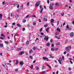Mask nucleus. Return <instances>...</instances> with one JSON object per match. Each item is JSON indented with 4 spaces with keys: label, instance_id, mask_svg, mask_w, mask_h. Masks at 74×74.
Listing matches in <instances>:
<instances>
[{
    "label": "nucleus",
    "instance_id": "obj_1",
    "mask_svg": "<svg viewBox=\"0 0 74 74\" xmlns=\"http://www.w3.org/2000/svg\"><path fill=\"white\" fill-rule=\"evenodd\" d=\"M71 49V46H69L66 47L65 50L69 53L70 52V50Z\"/></svg>",
    "mask_w": 74,
    "mask_h": 74
},
{
    "label": "nucleus",
    "instance_id": "obj_2",
    "mask_svg": "<svg viewBox=\"0 0 74 74\" xmlns=\"http://www.w3.org/2000/svg\"><path fill=\"white\" fill-rule=\"evenodd\" d=\"M53 3H50L49 7L50 10H53Z\"/></svg>",
    "mask_w": 74,
    "mask_h": 74
},
{
    "label": "nucleus",
    "instance_id": "obj_3",
    "mask_svg": "<svg viewBox=\"0 0 74 74\" xmlns=\"http://www.w3.org/2000/svg\"><path fill=\"white\" fill-rule=\"evenodd\" d=\"M58 60L60 64H62V63L61 62L62 61V58H59V60Z\"/></svg>",
    "mask_w": 74,
    "mask_h": 74
},
{
    "label": "nucleus",
    "instance_id": "obj_4",
    "mask_svg": "<svg viewBox=\"0 0 74 74\" xmlns=\"http://www.w3.org/2000/svg\"><path fill=\"white\" fill-rule=\"evenodd\" d=\"M40 4V2H37L35 4L36 7H37L38 6H39Z\"/></svg>",
    "mask_w": 74,
    "mask_h": 74
},
{
    "label": "nucleus",
    "instance_id": "obj_5",
    "mask_svg": "<svg viewBox=\"0 0 74 74\" xmlns=\"http://www.w3.org/2000/svg\"><path fill=\"white\" fill-rule=\"evenodd\" d=\"M74 34L73 32H71L70 33V36H71L72 37H73L74 36Z\"/></svg>",
    "mask_w": 74,
    "mask_h": 74
},
{
    "label": "nucleus",
    "instance_id": "obj_6",
    "mask_svg": "<svg viewBox=\"0 0 74 74\" xmlns=\"http://www.w3.org/2000/svg\"><path fill=\"white\" fill-rule=\"evenodd\" d=\"M48 39H49V38H48L47 36H45L44 38V40H46V41H48Z\"/></svg>",
    "mask_w": 74,
    "mask_h": 74
},
{
    "label": "nucleus",
    "instance_id": "obj_7",
    "mask_svg": "<svg viewBox=\"0 0 74 74\" xmlns=\"http://www.w3.org/2000/svg\"><path fill=\"white\" fill-rule=\"evenodd\" d=\"M24 53V51H21L18 55H22V54H23Z\"/></svg>",
    "mask_w": 74,
    "mask_h": 74
},
{
    "label": "nucleus",
    "instance_id": "obj_8",
    "mask_svg": "<svg viewBox=\"0 0 74 74\" xmlns=\"http://www.w3.org/2000/svg\"><path fill=\"white\" fill-rule=\"evenodd\" d=\"M43 60H46L47 61H48V59L47 57H43Z\"/></svg>",
    "mask_w": 74,
    "mask_h": 74
},
{
    "label": "nucleus",
    "instance_id": "obj_9",
    "mask_svg": "<svg viewBox=\"0 0 74 74\" xmlns=\"http://www.w3.org/2000/svg\"><path fill=\"white\" fill-rule=\"evenodd\" d=\"M19 63L21 66H23V62L20 61L19 62Z\"/></svg>",
    "mask_w": 74,
    "mask_h": 74
},
{
    "label": "nucleus",
    "instance_id": "obj_10",
    "mask_svg": "<svg viewBox=\"0 0 74 74\" xmlns=\"http://www.w3.org/2000/svg\"><path fill=\"white\" fill-rule=\"evenodd\" d=\"M57 31H58L59 32H60V29H59V28L58 27L57 29Z\"/></svg>",
    "mask_w": 74,
    "mask_h": 74
},
{
    "label": "nucleus",
    "instance_id": "obj_11",
    "mask_svg": "<svg viewBox=\"0 0 74 74\" xmlns=\"http://www.w3.org/2000/svg\"><path fill=\"white\" fill-rule=\"evenodd\" d=\"M51 23H54V19H51Z\"/></svg>",
    "mask_w": 74,
    "mask_h": 74
},
{
    "label": "nucleus",
    "instance_id": "obj_12",
    "mask_svg": "<svg viewBox=\"0 0 74 74\" xmlns=\"http://www.w3.org/2000/svg\"><path fill=\"white\" fill-rule=\"evenodd\" d=\"M21 48H17V51H21Z\"/></svg>",
    "mask_w": 74,
    "mask_h": 74
},
{
    "label": "nucleus",
    "instance_id": "obj_13",
    "mask_svg": "<svg viewBox=\"0 0 74 74\" xmlns=\"http://www.w3.org/2000/svg\"><path fill=\"white\" fill-rule=\"evenodd\" d=\"M46 45L47 46V47H49V45H50V44L49 43H47L46 44Z\"/></svg>",
    "mask_w": 74,
    "mask_h": 74
},
{
    "label": "nucleus",
    "instance_id": "obj_14",
    "mask_svg": "<svg viewBox=\"0 0 74 74\" xmlns=\"http://www.w3.org/2000/svg\"><path fill=\"white\" fill-rule=\"evenodd\" d=\"M29 58H30V59H32V60H33V56H29Z\"/></svg>",
    "mask_w": 74,
    "mask_h": 74
},
{
    "label": "nucleus",
    "instance_id": "obj_15",
    "mask_svg": "<svg viewBox=\"0 0 74 74\" xmlns=\"http://www.w3.org/2000/svg\"><path fill=\"white\" fill-rule=\"evenodd\" d=\"M51 51H55V49H54V48H52L51 49Z\"/></svg>",
    "mask_w": 74,
    "mask_h": 74
},
{
    "label": "nucleus",
    "instance_id": "obj_16",
    "mask_svg": "<svg viewBox=\"0 0 74 74\" xmlns=\"http://www.w3.org/2000/svg\"><path fill=\"white\" fill-rule=\"evenodd\" d=\"M55 34L56 36L59 35V32H56L55 33Z\"/></svg>",
    "mask_w": 74,
    "mask_h": 74
},
{
    "label": "nucleus",
    "instance_id": "obj_17",
    "mask_svg": "<svg viewBox=\"0 0 74 74\" xmlns=\"http://www.w3.org/2000/svg\"><path fill=\"white\" fill-rule=\"evenodd\" d=\"M56 45H60V42L57 43H56Z\"/></svg>",
    "mask_w": 74,
    "mask_h": 74
},
{
    "label": "nucleus",
    "instance_id": "obj_18",
    "mask_svg": "<svg viewBox=\"0 0 74 74\" xmlns=\"http://www.w3.org/2000/svg\"><path fill=\"white\" fill-rule=\"evenodd\" d=\"M4 42L5 43V44H8L9 42L8 41H4Z\"/></svg>",
    "mask_w": 74,
    "mask_h": 74
},
{
    "label": "nucleus",
    "instance_id": "obj_19",
    "mask_svg": "<svg viewBox=\"0 0 74 74\" xmlns=\"http://www.w3.org/2000/svg\"><path fill=\"white\" fill-rule=\"evenodd\" d=\"M2 19V14H0V19L1 20Z\"/></svg>",
    "mask_w": 74,
    "mask_h": 74
},
{
    "label": "nucleus",
    "instance_id": "obj_20",
    "mask_svg": "<svg viewBox=\"0 0 74 74\" xmlns=\"http://www.w3.org/2000/svg\"><path fill=\"white\" fill-rule=\"evenodd\" d=\"M49 29V27H47V29H46V31L47 32V33H48V30Z\"/></svg>",
    "mask_w": 74,
    "mask_h": 74
},
{
    "label": "nucleus",
    "instance_id": "obj_21",
    "mask_svg": "<svg viewBox=\"0 0 74 74\" xmlns=\"http://www.w3.org/2000/svg\"><path fill=\"white\" fill-rule=\"evenodd\" d=\"M14 5V6H16V5H18V3H15L14 4H12L11 5Z\"/></svg>",
    "mask_w": 74,
    "mask_h": 74
},
{
    "label": "nucleus",
    "instance_id": "obj_22",
    "mask_svg": "<svg viewBox=\"0 0 74 74\" xmlns=\"http://www.w3.org/2000/svg\"><path fill=\"white\" fill-rule=\"evenodd\" d=\"M32 52H33V50L32 49H31L29 51V53H32Z\"/></svg>",
    "mask_w": 74,
    "mask_h": 74
},
{
    "label": "nucleus",
    "instance_id": "obj_23",
    "mask_svg": "<svg viewBox=\"0 0 74 74\" xmlns=\"http://www.w3.org/2000/svg\"><path fill=\"white\" fill-rule=\"evenodd\" d=\"M17 25L18 27H21V25H20L19 24H17Z\"/></svg>",
    "mask_w": 74,
    "mask_h": 74
},
{
    "label": "nucleus",
    "instance_id": "obj_24",
    "mask_svg": "<svg viewBox=\"0 0 74 74\" xmlns=\"http://www.w3.org/2000/svg\"><path fill=\"white\" fill-rule=\"evenodd\" d=\"M58 49H59V48H56L55 49V51H57L58 50Z\"/></svg>",
    "mask_w": 74,
    "mask_h": 74
},
{
    "label": "nucleus",
    "instance_id": "obj_25",
    "mask_svg": "<svg viewBox=\"0 0 74 74\" xmlns=\"http://www.w3.org/2000/svg\"><path fill=\"white\" fill-rule=\"evenodd\" d=\"M26 44H27V45H28L29 44V41L28 40L27 41V42H26Z\"/></svg>",
    "mask_w": 74,
    "mask_h": 74
},
{
    "label": "nucleus",
    "instance_id": "obj_26",
    "mask_svg": "<svg viewBox=\"0 0 74 74\" xmlns=\"http://www.w3.org/2000/svg\"><path fill=\"white\" fill-rule=\"evenodd\" d=\"M0 47L1 48V47H3V44H0Z\"/></svg>",
    "mask_w": 74,
    "mask_h": 74
},
{
    "label": "nucleus",
    "instance_id": "obj_27",
    "mask_svg": "<svg viewBox=\"0 0 74 74\" xmlns=\"http://www.w3.org/2000/svg\"><path fill=\"white\" fill-rule=\"evenodd\" d=\"M43 10V8H42L41 10L40 11V13L42 14V10Z\"/></svg>",
    "mask_w": 74,
    "mask_h": 74
},
{
    "label": "nucleus",
    "instance_id": "obj_28",
    "mask_svg": "<svg viewBox=\"0 0 74 74\" xmlns=\"http://www.w3.org/2000/svg\"><path fill=\"white\" fill-rule=\"evenodd\" d=\"M43 19H44V21H46V22L47 21V19L46 18H43Z\"/></svg>",
    "mask_w": 74,
    "mask_h": 74
},
{
    "label": "nucleus",
    "instance_id": "obj_29",
    "mask_svg": "<svg viewBox=\"0 0 74 74\" xmlns=\"http://www.w3.org/2000/svg\"><path fill=\"white\" fill-rule=\"evenodd\" d=\"M68 42V40H66L65 42V43L67 44Z\"/></svg>",
    "mask_w": 74,
    "mask_h": 74
},
{
    "label": "nucleus",
    "instance_id": "obj_30",
    "mask_svg": "<svg viewBox=\"0 0 74 74\" xmlns=\"http://www.w3.org/2000/svg\"><path fill=\"white\" fill-rule=\"evenodd\" d=\"M19 16L18 14H16L15 15V18H18Z\"/></svg>",
    "mask_w": 74,
    "mask_h": 74
},
{
    "label": "nucleus",
    "instance_id": "obj_31",
    "mask_svg": "<svg viewBox=\"0 0 74 74\" xmlns=\"http://www.w3.org/2000/svg\"><path fill=\"white\" fill-rule=\"evenodd\" d=\"M49 56H50L51 58H52V55H51L50 54H49Z\"/></svg>",
    "mask_w": 74,
    "mask_h": 74
},
{
    "label": "nucleus",
    "instance_id": "obj_32",
    "mask_svg": "<svg viewBox=\"0 0 74 74\" xmlns=\"http://www.w3.org/2000/svg\"><path fill=\"white\" fill-rule=\"evenodd\" d=\"M16 62L15 63V64H18V63H19V62L18 61V60H16Z\"/></svg>",
    "mask_w": 74,
    "mask_h": 74
},
{
    "label": "nucleus",
    "instance_id": "obj_33",
    "mask_svg": "<svg viewBox=\"0 0 74 74\" xmlns=\"http://www.w3.org/2000/svg\"><path fill=\"white\" fill-rule=\"evenodd\" d=\"M68 29L69 30H71V27H69V28H68Z\"/></svg>",
    "mask_w": 74,
    "mask_h": 74
},
{
    "label": "nucleus",
    "instance_id": "obj_34",
    "mask_svg": "<svg viewBox=\"0 0 74 74\" xmlns=\"http://www.w3.org/2000/svg\"><path fill=\"white\" fill-rule=\"evenodd\" d=\"M33 26H34L36 25V23L35 22H34L33 23Z\"/></svg>",
    "mask_w": 74,
    "mask_h": 74
},
{
    "label": "nucleus",
    "instance_id": "obj_35",
    "mask_svg": "<svg viewBox=\"0 0 74 74\" xmlns=\"http://www.w3.org/2000/svg\"><path fill=\"white\" fill-rule=\"evenodd\" d=\"M42 28L40 30V32H42Z\"/></svg>",
    "mask_w": 74,
    "mask_h": 74
},
{
    "label": "nucleus",
    "instance_id": "obj_36",
    "mask_svg": "<svg viewBox=\"0 0 74 74\" xmlns=\"http://www.w3.org/2000/svg\"><path fill=\"white\" fill-rule=\"evenodd\" d=\"M1 36L4 37V34L3 33L1 34Z\"/></svg>",
    "mask_w": 74,
    "mask_h": 74
},
{
    "label": "nucleus",
    "instance_id": "obj_37",
    "mask_svg": "<svg viewBox=\"0 0 74 74\" xmlns=\"http://www.w3.org/2000/svg\"><path fill=\"white\" fill-rule=\"evenodd\" d=\"M26 20L25 19L23 20V23H25V22H26Z\"/></svg>",
    "mask_w": 74,
    "mask_h": 74
},
{
    "label": "nucleus",
    "instance_id": "obj_38",
    "mask_svg": "<svg viewBox=\"0 0 74 74\" xmlns=\"http://www.w3.org/2000/svg\"><path fill=\"white\" fill-rule=\"evenodd\" d=\"M30 68L32 69L33 67V65H32L31 66L29 67Z\"/></svg>",
    "mask_w": 74,
    "mask_h": 74
},
{
    "label": "nucleus",
    "instance_id": "obj_39",
    "mask_svg": "<svg viewBox=\"0 0 74 74\" xmlns=\"http://www.w3.org/2000/svg\"><path fill=\"white\" fill-rule=\"evenodd\" d=\"M58 65H56L55 67L56 68L57 67H58Z\"/></svg>",
    "mask_w": 74,
    "mask_h": 74
},
{
    "label": "nucleus",
    "instance_id": "obj_40",
    "mask_svg": "<svg viewBox=\"0 0 74 74\" xmlns=\"http://www.w3.org/2000/svg\"><path fill=\"white\" fill-rule=\"evenodd\" d=\"M59 21H57V26H58V25H59Z\"/></svg>",
    "mask_w": 74,
    "mask_h": 74
},
{
    "label": "nucleus",
    "instance_id": "obj_41",
    "mask_svg": "<svg viewBox=\"0 0 74 74\" xmlns=\"http://www.w3.org/2000/svg\"><path fill=\"white\" fill-rule=\"evenodd\" d=\"M36 70H38V69H39V68L38 67H37L36 68Z\"/></svg>",
    "mask_w": 74,
    "mask_h": 74
},
{
    "label": "nucleus",
    "instance_id": "obj_42",
    "mask_svg": "<svg viewBox=\"0 0 74 74\" xmlns=\"http://www.w3.org/2000/svg\"><path fill=\"white\" fill-rule=\"evenodd\" d=\"M4 37H0V39H1V40H3V39H4Z\"/></svg>",
    "mask_w": 74,
    "mask_h": 74
},
{
    "label": "nucleus",
    "instance_id": "obj_43",
    "mask_svg": "<svg viewBox=\"0 0 74 74\" xmlns=\"http://www.w3.org/2000/svg\"><path fill=\"white\" fill-rule=\"evenodd\" d=\"M44 27H48V25H44Z\"/></svg>",
    "mask_w": 74,
    "mask_h": 74
},
{
    "label": "nucleus",
    "instance_id": "obj_44",
    "mask_svg": "<svg viewBox=\"0 0 74 74\" xmlns=\"http://www.w3.org/2000/svg\"><path fill=\"white\" fill-rule=\"evenodd\" d=\"M44 66H42V70H44Z\"/></svg>",
    "mask_w": 74,
    "mask_h": 74
},
{
    "label": "nucleus",
    "instance_id": "obj_45",
    "mask_svg": "<svg viewBox=\"0 0 74 74\" xmlns=\"http://www.w3.org/2000/svg\"><path fill=\"white\" fill-rule=\"evenodd\" d=\"M40 34L41 35H42V36H44V34L42 32L40 33Z\"/></svg>",
    "mask_w": 74,
    "mask_h": 74
},
{
    "label": "nucleus",
    "instance_id": "obj_46",
    "mask_svg": "<svg viewBox=\"0 0 74 74\" xmlns=\"http://www.w3.org/2000/svg\"><path fill=\"white\" fill-rule=\"evenodd\" d=\"M19 4H17V8H19Z\"/></svg>",
    "mask_w": 74,
    "mask_h": 74
},
{
    "label": "nucleus",
    "instance_id": "obj_47",
    "mask_svg": "<svg viewBox=\"0 0 74 74\" xmlns=\"http://www.w3.org/2000/svg\"><path fill=\"white\" fill-rule=\"evenodd\" d=\"M2 3H3V5H4V4H5V1H3L2 2Z\"/></svg>",
    "mask_w": 74,
    "mask_h": 74
},
{
    "label": "nucleus",
    "instance_id": "obj_48",
    "mask_svg": "<svg viewBox=\"0 0 74 74\" xmlns=\"http://www.w3.org/2000/svg\"><path fill=\"white\" fill-rule=\"evenodd\" d=\"M64 13H62L61 14L62 16H64Z\"/></svg>",
    "mask_w": 74,
    "mask_h": 74
},
{
    "label": "nucleus",
    "instance_id": "obj_49",
    "mask_svg": "<svg viewBox=\"0 0 74 74\" xmlns=\"http://www.w3.org/2000/svg\"><path fill=\"white\" fill-rule=\"evenodd\" d=\"M22 30H23V31H25V28H23L22 29Z\"/></svg>",
    "mask_w": 74,
    "mask_h": 74
},
{
    "label": "nucleus",
    "instance_id": "obj_50",
    "mask_svg": "<svg viewBox=\"0 0 74 74\" xmlns=\"http://www.w3.org/2000/svg\"><path fill=\"white\" fill-rule=\"evenodd\" d=\"M69 25H67L66 27V28H67V29H69Z\"/></svg>",
    "mask_w": 74,
    "mask_h": 74
},
{
    "label": "nucleus",
    "instance_id": "obj_51",
    "mask_svg": "<svg viewBox=\"0 0 74 74\" xmlns=\"http://www.w3.org/2000/svg\"><path fill=\"white\" fill-rule=\"evenodd\" d=\"M52 41H53V40H52V39H51L50 40V42H52Z\"/></svg>",
    "mask_w": 74,
    "mask_h": 74
},
{
    "label": "nucleus",
    "instance_id": "obj_52",
    "mask_svg": "<svg viewBox=\"0 0 74 74\" xmlns=\"http://www.w3.org/2000/svg\"><path fill=\"white\" fill-rule=\"evenodd\" d=\"M55 5H58V3H55Z\"/></svg>",
    "mask_w": 74,
    "mask_h": 74
},
{
    "label": "nucleus",
    "instance_id": "obj_53",
    "mask_svg": "<svg viewBox=\"0 0 74 74\" xmlns=\"http://www.w3.org/2000/svg\"><path fill=\"white\" fill-rule=\"evenodd\" d=\"M35 49H36L35 47H33V49L34 50H35Z\"/></svg>",
    "mask_w": 74,
    "mask_h": 74
},
{
    "label": "nucleus",
    "instance_id": "obj_54",
    "mask_svg": "<svg viewBox=\"0 0 74 74\" xmlns=\"http://www.w3.org/2000/svg\"><path fill=\"white\" fill-rule=\"evenodd\" d=\"M65 7H68V5H65Z\"/></svg>",
    "mask_w": 74,
    "mask_h": 74
},
{
    "label": "nucleus",
    "instance_id": "obj_55",
    "mask_svg": "<svg viewBox=\"0 0 74 74\" xmlns=\"http://www.w3.org/2000/svg\"><path fill=\"white\" fill-rule=\"evenodd\" d=\"M51 47H54V45H53V44H52V45H51Z\"/></svg>",
    "mask_w": 74,
    "mask_h": 74
},
{
    "label": "nucleus",
    "instance_id": "obj_56",
    "mask_svg": "<svg viewBox=\"0 0 74 74\" xmlns=\"http://www.w3.org/2000/svg\"><path fill=\"white\" fill-rule=\"evenodd\" d=\"M58 73H59V71H57L56 72V74H58Z\"/></svg>",
    "mask_w": 74,
    "mask_h": 74
},
{
    "label": "nucleus",
    "instance_id": "obj_57",
    "mask_svg": "<svg viewBox=\"0 0 74 74\" xmlns=\"http://www.w3.org/2000/svg\"><path fill=\"white\" fill-rule=\"evenodd\" d=\"M37 40H38V38H37L36 40H35V42H36Z\"/></svg>",
    "mask_w": 74,
    "mask_h": 74
},
{
    "label": "nucleus",
    "instance_id": "obj_58",
    "mask_svg": "<svg viewBox=\"0 0 74 74\" xmlns=\"http://www.w3.org/2000/svg\"><path fill=\"white\" fill-rule=\"evenodd\" d=\"M32 17H35V18H36V16L35 15H32Z\"/></svg>",
    "mask_w": 74,
    "mask_h": 74
},
{
    "label": "nucleus",
    "instance_id": "obj_59",
    "mask_svg": "<svg viewBox=\"0 0 74 74\" xmlns=\"http://www.w3.org/2000/svg\"><path fill=\"white\" fill-rule=\"evenodd\" d=\"M66 51H64V55H65V54H66Z\"/></svg>",
    "mask_w": 74,
    "mask_h": 74
},
{
    "label": "nucleus",
    "instance_id": "obj_60",
    "mask_svg": "<svg viewBox=\"0 0 74 74\" xmlns=\"http://www.w3.org/2000/svg\"><path fill=\"white\" fill-rule=\"evenodd\" d=\"M69 70H71V68H69Z\"/></svg>",
    "mask_w": 74,
    "mask_h": 74
},
{
    "label": "nucleus",
    "instance_id": "obj_61",
    "mask_svg": "<svg viewBox=\"0 0 74 74\" xmlns=\"http://www.w3.org/2000/svg\"><path fill=\"white\" fill-rule=\"evenodd\" d=\"M15 25V23H12V25Z\"/></svg>",
    "mask_w": 74,
    "mask_h": 74
},
{
    "label": "nucleus",
    "instance_id": "obj_62",
    "mask_svg": "<svg viewBox=\"0 0 74 74\" xmlns=\"http://www.w3.org/2000/svg\"><path fill=\"white\" fill-rule=\"evenodd\" d=\"M35 62H36V60H35L34 61H33V63H35Z\"/></svg>",
    "mask_w": 74,
    "mask_h": 74
},
{
    "label": "nucleus",
    "instance_id": "obj_63",
    "mask_svg": "<svg viewBox=\"0 0 74 74\" xmlns=\"http://www.w3.org/2000/svg\"><path fill=\"white\" fill-rule=\"evenodd\" d=\"M18 69H16L15 70V71H18Z\"/></svg>",
    "mask_w": 74,
    "mask_h": 74
},
{
    "label": "nucleus",
    "instance_id": "obj_64",
    "mask_svg": "<svg viewBox=\"0 0 74 74\" xmlns=\"http://www.w3.org/2000/svg\"><path fill=\"white\" fill-rule=\"evenodd\" d=\"M72 24H73V25H74V21H73L72 22Z\"/></svg>",
    "mask_w": 74,
    "mask_h": 74
}]
</instances>
